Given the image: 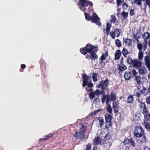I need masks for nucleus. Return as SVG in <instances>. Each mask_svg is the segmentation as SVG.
Returning <instances> with one entry per match:
<instances>
[{
	"instance_id": "obj_1",
	"label": "nucleus",
	"mask_w": 150,
	"mask_h": 150,
	"mask_svg": "<svg viewBox=\"0 0 150 150\" xmlns=\"http://www.w3.org/2000/svg\"><path fill=\"white\" fill-rule=\"evenodd\" d=\"M134 136L139 138L137 139V141L139 144L143 143L146 141L145 134L144 131L141 126H137L134 130L133 132Z\"/></svg>"
},
{
	"instance_id": "obj_2",
	"label": "nucleus",
	"mask_w": 150,
	"mask_h": 150,
	"mask_svg": "<svg viewBox=\"0 0 150 150\" xmlns=\"http://www.w3.org/2000/svg\"><path fill=\"white\" fill-rule=\"evenodd\" d=\"M79 4L81 5L80 7V9L84 13V14L86 19L88 21H90L91 16H90L89 14L85 12L86 10V7L88 6H92L93 3L88 0H79L78 5Z\"/></svg>"
},
{
	"instance_id": "obj_3",
	"label": "nucleus",
	"mask_w": 150,
	"mask_h": 150,
	"mask_svg": "<svg viewBox=\"0 0 150 150\" xmlns=\"http://www.w3.org/2000/svg\"><path fill=\"white\" fill-rule=\"evenodd\" d=\"M87 127L88 124L87 123H82L79 132H76L74 135V136L79 139H82L84 138L85 136L84 134L86 132Z\"/></svg>"
},
{
	"instance_id": "obj_4",
	"label": "nucleus",
	"mask_w": 150,
	"mask_h": 150,
	"mask_svg": "<svg viewBox=\"0 0 150 150\" xmlns=\"http://www.w3.org/2000/svg\"><path fill=\"white\" fill-rule=\"evenodd\" d=\"M116 95L114 92H112L110 93V95L104 94L102 98L101 101L102 103H103L106 101V105H108L110 101L115 102L116 100Z\"/></svg>"
},
{
	"instance_id": "obj_5",
	"label": "nucleus",
	"mask_w": 150,
	"mask_h": 150,
	"mask_svg": "<svg viewBox=\"0 0 150 150\" xmlns=\"http://www.w3.org/2000/svg\"><path fill=\"white\" fill-rule=\"evenodd\" d=\"M127 61L128 64L132 65L133 67L136 68H139L142 66V62L140 61H139L137 59L133 60L130 57H128Z\"/></svg>"
},
{
	"instance_id": "obj_6",
	"label": "nucleus",
	"mask_w": 150,
	"mask_h": 150,
	"mask_svg": "<svg viewBox=\"0 0 150 150\" xmlns=\"http://www.w3.org/2000/svg\"><path fill=\"white\" fill-rule=\"evenodd\" d=\"M90 21L92 22L95 23L99 26L101 25V23L100 21V18L95 13L93 12V15L91 16Z\"/></svg>"
},
{
	"instance_id": "obj_7",
	"label": "nucleus",
	"mask_w": 150,
	"mask_h": 150,
	"mask_svg": "<svg viewBox=\"0 0 150 150\" xmlns=\"http://www.w3.org/2000/svg\"><path fill=\"white\" fill-rule=\"evenodd\" d=\"M87 51L90 53L92 52H97L98 50V47L97 46H94L92 44L88 43L86 45Z\"/></svg>"
},
{
	"instance_id": "obj_8",
	"label": "nucleus",
	"mask_w": 150,
	"mask_h": 150,
	"mask_svg": "<svg viewBox=\"0 0 150 150\" xmlns=\"http://www.w3.org/2000/svg\"><path fill=\"white\" fill-rule=\"evenodd\" d=\"M144 47L143 45L141 43H138L137 44V48L139 50L138 56V59L139 60L142 59L143 57V53L142 50L143 49L144 51L146 49V48L144 49Z\"/></svg>"
},
{
	"instance_id": "obj_9",
	"label": "nucleus",
	"mask_w": 150,
	"mask_h": 150,
	"mask_svg": "<svg viewBox=\"0 0 150 150\" xmlns=\"http://www.w3.org/2000/svg\"><path fill=\"white\" fill-rule=\"evenodd\" d=\"M142 37L144 40L142 45H143L144 47V49H145L146 48H147V40L149 38L150 34L148 32H146L143 35Z\"/></svg>"
},
{
	"instance_id": "obj_10",
	"label": "nucleus",
	"mask_w": 150,
	"mask_h": 150,
	"mask_svg": "<svg viewBox=\"0 0 150 150\" xmlns=\"http://www.w3.org/2000/svg\"><path fill=\"white\" fill-rule=\"evenodd\" d=\"M109 80L107 78L105 80H102L100 83L98 85V87L101 88L102 90H105V88L107 87L109 84Z\"/></svg>"
},
{
	"instance_id": "obj_11",
	"label": "nucleus",
	"mask_w": 150,
	"mask_h": 150,
	"mask_svg": "<svg viewBox=\"0 0 150 150\" xmlns=\"http://www.w3.org/2000/svg\"><path fill=\"white\" fill-rule=\"evenodd\" d=\"M142 113L144 115V120H150V114L147 108L146 109V110H143Z\"/></svg>"
},
{
	"instance_id": "obj_12",
	"label": "nucleus",
	"mask_w": 150,
	"mask_h": 150,
	"mask_svg": "<svg viewBox=\"0 0 150 150\" xmlns=\"http://www.w3.org/2000/svg\"><path fill=\"white\" fill-rule=\"evenodd\" d=\"M145 64L149 70H150V56H146L144 57Z\"/></svg>"
},
{
	"instance_id": "obj_13",
	"label": "nucleus",
	"mask_w": 150,
	"mask_h": 150,
	"mask_svg": "<svg viewBox=\"0 0 150 150\" xmlns=\"http://www.w3.org/2000/svg\"><path fill=\"white\" fill-rule=\"evenodd\" d=\"M83 83L82 85L84 87L86 86V82H88V77L87 75L85 74L82 75V76Z\"/></svg>"
},
{
	"instance_id": "obj_14",
	"label": "nucleus",
	"mask_w": 150,
	"mask_h": 150,
	"mask_svg": "<svg viewBox=\"0 0 150 150\" xmlns=\"http://www.w3.org/2000/svg\"><path fill=\"white\" fill-rule=\"evenodd\" d=\"M101 144L103 145V148L104 150H108L110 146V143L108 142H106L105 141L103 140Z\"/></svg>"
},
{
	"instance_id": "obj_15",
	"label": "nucleus",
	"mask_w": 150,
	"mask_h": 150,
	"mask_svg": "<svg viewBox=\"0 0 150 150\" xmlns=\"http://www.w3.org/2000/svg\"><path fill=\"white\" fill-rule=\"evenodd\" d=\"M149 120H144L143 125L144 126L146 129L148 131H150V122Z\"/></svg>"
},
{
	"instance_id": "obj_16",
	"label": "nucleus",
	"mask_w": 150,
	"mask_h": 150,
	"mask_svg": "<svg viewBox=\"0 0 150 150\" xmlns=\"http://www.w3.org/2000/svg\"><path fill=\"white\" fill-rule=\"evenodd\" d=\"M134 96L132 95H130L126 99V102L128 104H132L134 101Z\"/></svg>"
},
{
	"instance_id": "obj_17",
	"label": "nucleus",
	"mask_w": 150,
	"mask_h": 150,
	"mask_svg": "<svg viewBox=\"0 0 150 150\" xmlns=\"http://www.w3.org/2000/svg\"><path fill=\"white\" fill-rule=\"evenodd\" d=\"M132 76V74L130 72L126 71L124 75V78L126 80H128L130 79Z\"/></svg>"
},
{
	"instance_id": "obj_18",
	"label": "nucleus",
	"mask_w": 150,
	"mask_h": 150,
	"mask_svg": "<svg viewBox=\"0 0 150 150\" xmlns=\"http://www.w3.org/2000/svg\"><path fill=\"white\" fill-rule=\"evenodd\" d=\"M103 140H101L100 137L98 136L95 138L94 141V143L95 145L100 144H102Z\"/></svg>"
},
{
	"instance_id": "obj_19",
	"label": "nucleus",
	"mask_w": 150,
	"mask_h": 150,
	"mask_svg": "<svg viewBox=\"0 0 150 150\" xmlns=\"http://www.w3.org/2000/svg\"><path fill=\"white\" fill-rule=\"evenodd\" d=\"M96 52H93L90 53V59L91 60H93L97 59L98 56Z\"/></svg>"
},
{
	"instance_id": "obj_20",
	"label": "nucleus",
	"mask_w": 150,
	"mask_h": 150,
	"mask_svg": "<svg viewBox=\"0 0 150 150\" xmlns=\"http://www.w3.org/2000/svg\"><path fill=\"white\" fill-rule=\"evenodd\" d=\"M121 55V52L120 50H117L115 53V59L118 60L120 58Z\"/></svg>"
},
{
	"instance_id": "obj_21",
	"label": "nucleus",
	"mask_w": 150,
	"mask_h": 150,
	"mask_svg": "<svg viewBox=\"0 0 150 150\" xmlns=\"http://www.w3.org/2000/svg\"><path fill=\"white\" fill-rule=\"evenodd\" d=\"M112 108L114 110V112L117 113L118 111V104L117 102H113L112 104Z\"/></svg>"
},
{
	"instance_id": "obj_22",
	"label": "nucleus",
	"mask_w": 150,
	"mask_h": 150,
	"mask_svg": "<svg viewBox=\"0 0 150 150\" xmlns=\"http://www.w3.org/2000/svg\"><path fill=\"white\" fill-rule=\"evenodd\" d=\"M118 69L119 71H124L127 69V67L124 64H119L118 65Z\"/></svg>"
},
{
	"instance_id": "obj_23",
	"label": "nucleus",
	"mask_w": 150,
	"mask_h": 150,
	"mask_svg": "<svg viewBox=\"0 0 150 150\" xmlns=\"http://www.w3.org/2000/svg\"><path fill=\"white\" fill-rule=\"evenodd\" d=\"M108 51L105 52L104 54L102 53V56L100 57V59L101 62H103L106 59V57L108 56Z\"/></svg>"
},
{
	"instance_id": "obj_24",
	"label": "nucleus",
	"mask_w": 150,
	"mask_h": 150,
	"mask_svg": "<svg viewBox=\"0 0 150 150\" xmlns=\"http://www.w3.org/2000/svg\"><path fill=\"white\" fill-rule=\"evenodd\" d=\"M139 68V74H145L146 72V69L145 67H141Z\"/></svg>"
},
{
	"instance_id": "obj_25",
	"label": "nucleus",
	"mask_w": 150,
	"mask_h": 150,
	"mask_svg": "<svg viewBox=\"0 0 150 150\" xmlns=\"http://www.w3.org/2000/svg\"><path fill=\"white\" fill-rule=\"evenodd\" d=\"M123 42L128 47L132 45V40L131 39L126 38L125 40H124Z\"/></svg>"
},
{
	"instance_id": "obj_26",
	"label": "nucleus",
	"mask_w": 150,
	"mask_h": 150,
	"mask_svg": "<svg viewBox=\"0 0 150 150\" xmlns=\"http://www.w3.org/2000/svg\"><path fill=\"white\" fill-rule=\"evenodd\" d=\"M105 121H111L112 117L110 114L106 113L105 115Z\"/></svg>"
},
{
	"instance_id": "obj_27",
	"label": "nucleus",
	"mask_w": 150,
	"mask_h": 150,
	"mask_svg": "<svg viewBox=\"0 0 150 150\" xmlns=\"http://www.w3.org/2000/svg\"><path fill=\"white\" fill-rule=\"evenodd\" d=\"M112 126V123L111 121H105V128L108 129L109 128Z\"/></svg>"
},
{
	"instance_id": "obj_28",
	"label": "nucleus",
	"mask_w": 150,
	"mask_h": 150,
	"mask_svg": "<svg viewBox=\"0 0 150 150\" xmlns=\"http://www.w3.org/2000/svg\"><path fill=\"white\" fill-rule=\"evenodd\" d=\"M80 52L83 55L86 54L88 52L87 51L86 46L85 47L81 48L80 50Z\"/></svg>"
},
{
	"instance_id": "obj_29",
	"label": "nucleus",
	"mask_w": 150,
	"mask_h": 150,
	"mask_svg": "<svg viewBox=\"0 0 150 150\" xmlns=\"http://www.w3.org/2000/svg\"><path fill=\"white\" fill-rule=\"evenodd\" d=\"M112 25L109 23H107L106 27V33L107 35L109 34L110 30Z\"/></svg>"
},
{
	"instance_id": "obj_30",
	"label": "nucleus",
	"mask_w": 150,
	"mask_h": 150,
	"mask_svg": "<svg viewBox=\"0 0 150 150\" xmlns=\"http://www.w3.org/2000/svg\"><path fill=\"white\" fill-rule=\"evenodd\" d=\"M111 18L110 19V21L111 23H115L117 19L114 15H112L110 16Z\"/></svg>"
},
{
	"instance_id": "obj_31",
	"label": "nucleus",
	"mask_w": 150,
	"mask_h": 150,
	"mask_svg": "<svg viewBox=\"0 0 150 150\" xmlns=\"http://www.w3.org/2000/svg\"><path fill=\"white\" fill-rule=\"evenodd\" d=\"M54 134L50 133L48 135L43 137V138L41 139L40 140H46L52 137L54 135Z\"/></svg>"
},
{
	"instance_id": "obj_32",
	"label": "nucleus",
	"mask_w": 150,
	"mask_h": 150,
	"mask_svg": "<svg viewBox=\"0 0 150 150\" xmlns=\"http://www.w3.org/2000/svg\"><path fill=\"white\" fill-rule=\"evenodd\" d=\"M122 53L124 57L127 58V55L128 54V51L124 47L123 48L122 51Z\"/></svg>"
},
{
	"instance_id": "obj_33",
	"label": "nucleus",
	"mask_w": 150,
	"mask_h": 150,
	"mask_svg": "<svg viewBox=\"0 0 150 150\" xmlns=\"http://www.w3.org/2000/svg\"><path fill=\"white\" fill-rule=\"evenodd\" d=\"M141 93L144 95L146 96L148 95L149 91L147 90V89L145 87H144L141 91Z\"/></svg>"
},
{
	"instance_id": "obj_34",
	"label": "nucleus",
	"mask_w": 150,
	"mask_h": 150,
	"mask_svg": "<svg viewBox=\"0 0 150 150\" xmlns=\"http://www.w3.org/2000/svg\"><path fill=\"white\" fill-rule=\"evenodd\" d=\"M139 107L140 108L142 109L143 110L147 109L145 104L144 103L142 102H140V104L139 105Z\"/></svg>"
},
{
	"instance_id": "obj_35",
	"label": "nucleus",
	"mask_w": 150,
	"mask_h": 150,
	"mask_svg": "<svg viewBox=\"0 0 150 150\" xmlns=\"http://www.w3.org/2000/svg\"><path fill=\"white\" fill-rule=\"evenodd\" d=\"M115 44L118 47H120L122 45V43L121 41L118 39H117L115 40Z\"/></svg>"
},
{
	"instance_id": "obj_36",
	"label": "nucleus",
	"mask_w": 150,
	"mask_h": 150,
	"mask_svg": "<svg viewBox=\"0 0 150 150\" xmlns=\"http://www.w3.org/2000/svg\"><path fill=\"white\" fill-rule=\"evenodd\" d=\"M98 120L99 121L100 127L101 128L104 123V120L102 118L99 117L98 118Z\"/></svg>"
},
{
	"instance_id": "obj_37",
	"label": "nucleus",
	"mask_w": 150,
	"mask_h": 150,
	"mask_svg": "<svg viewBox=\"0 0 150 150\" xmlns=\"http://www.w3.org/2000/svg\"><path fill=\"white\" fill-rule=\"evenodd\" d=\"M141 77L139 76H137L135 77V80L137 82L138 84L140 85L141 83Z\"/></svg>"
},
{
	"instance_id": "obj_38",
	"label": "nucleus",
	"mask_w": 150,
	"mask_h": 150,
	"mask_svg": "<svg viewBox=\"0 0 150 150\" xmlns=\"http://www.w3.org/2000/svg\"><path fill=\"white\" fill-rule=\"evenodd\" d=\"M97 73H93L92 76V79L93 81L96 82L97 81Z\"/></svg>"
},
{
	"instance_id": "obj_39",
	"label": "nucleus",
	"mask_w": 150,
	"mask_h": 150,
	"mask_svg": "<svg viewBox=\"0 0 150 150\" xmlns=\"http://www.w3.org/2000/svg\"><path fill=\"white\" fill-rule=\"evenodd\" d=\"M107 107V110L108 112L110 114L112 113V109L110 104L108 103Z\"/></svg>"
},
{
	"instance_id": "obj_40",
	"label": "nucleus",
	"mask_w": 150,
	"mask_h": 150,
	"mask_svg": "<svg viewBox=\"0 0 150 150\" xmlns=\"http://www.w3.org/2000/svg\"><path fill=\"white\" fill-rule=\"evenodd\" d=\"M114 31L115 33L117 34V37H118L120 35L121 32L120 29L116 28L114 30Z\"/></svg>"
},
{
	"instance_id": "obj_41",
	"label": "nucleus",
	"mask_w": 150,
	"mask_h": 150,
	"mask_svg": "<svg viewBox=\"0 0 150 150\" xmlns=\"http://www.w3.org/2000/svg\"><path fill=\"white\" fill-rule=\"evenodd\" d=\"M130 139H128L127 137L125 138L124 140L123 141L122 143L125 145H127L129 144V142Z\"/></svg>"
},
{
	"instance_id": "obj_42",
	"label": "nucleus",
	"mask_w": 150,
	"mask_h": 150,
	"mask_svg": "<svg viewBox=\"0 0 150 150\" xmlns=\"http://www.w3.org/2000/svg\"><path fill=\"white\" fill-rule=\"evenodd\" d=\"M122 15L123 16L124 19H127L128 17V13L127 12L123 11L122 13Z\"/></svg>"
},
{
	"instance_id": "obj_43",
	"label": "nucleus",
	"mask_w": 150,
	"mask_h": 150,
	"mask_svg": "<svg viewBox=\"0 0 150 150\" xmlns=\"http://www.w3.org/2000/svg\"><path fill=\"white\" fill-rule=\"evenodd\" d=\"M134 3L136 4L137 5L140 6L141 7L142 6V3L141 0H134Z\"/></svg>"
},
{
	"instance_id": "obj_44",
	"label": "nucleus",
	"mask_w": 150,
	"mask_h": 150,
	"mask_svg": "<svg viewBox=\"0 0 150 150\" xmlns=\"http://www.w3.org/2000/svg\"><path fill=\"white\" fill-rule=\"evenodd\" d=\"M129 144L130 145H131L134 147L136 145L135 142L134 141L132 140V138L130 139Z\"/></svg>"
},
{
	"instance_id": "obj_45",
	"label": "nucleus",
	"mask_w": 150,
	"mask_h": 150,
	"mask_svg": "<svg viewBox=\"0 0 150 150\" xmlns=\"http://www.w3.org/2000/svg\"><path fill=\"white\" fill-rule=\"evenodd\" d=\"M95 94L94 92H90L89 96L90 98L91 99H93L95 97Z\"/></svg>"
},
{
	"instance_id": "obj_46",
	"label": "nucleus",
	"mask_w": 150,
	"mask_h": 150,
	"mask_svg": "<svg viewBox=\"0 0 150 150\" xmlns=\"http://www.w3.org/2000/svg\"><path fill=\"white\" fill-rule=\"evenodd\" d=\"M110 36L113 39H114L115 38L116 35L115 33V31H111L110 32Z\"/></svg>"
},
{
	"instance_id": "obj_47",
	"label": "nucleus",
	"mask_w": 150,
	"mask_h": 150,
	"mask_svg": "<svg viewBox=\"0 0 150 150\" xmlns=\"http://www.w3.org/2000/svg\"><path fill=\"white\" fill-rule=\"evenodd\" d=\"M86 85H87L89 88H92L93 86V84L91 82H86Z\"/></svg>"
},
{
	"instance_id": "obj_48",
	"label": "nucleus",
	"mask_w": 150,
	"mask_h": 150,
	"mask_svg": "<svg viewBox=\"0 0 150 150\" xmlns=\"http://www.w3.org/2000/svg\"><path fill=\"white\" fill-rule=\"evenodd\" d=\"M128 7V5L127 4L125 3H124L122 4V8H123L124 10L125 9H126Z\"/></svg>"
},
{
	"instance_id": "obj_49",
	"label": "nucleus",
	"mask_w": 150,
	"mask_h": 150,
	"mask_svg": "<svg viewBox=\"0 0 150 150\" xmlns=\"http://www.w3.org/2000/svg\"><path fill=\"white\" fill-rule=\"evenodd\" d=\"M96 96H98L100 94V91L99 89H97L94 92Z\"/></svg>"
},
{
	"instance_id": "obj_50",
	"label": "nucleus",
	"mask_w": 150,
	"mask_h": 150,
	"mask_svg": "<svg viewBox=\"0 0 150 150\" xmlns=\"http://www.w3.org/2000/svg\"><path fill=\"white\" fill-rule=\"evenodd\" d=\"M110 138V135L109 134H106L105 136V139L106 140H109Z\"/></svg>"
},
{
	"instance_id": "obj_51",
	"label": "nucleus",
	"mask_w": 150,
	"mask_h": 150,
	"mask_svg": "<svg viewBox=\"0 0 150 150\" xmlns=\"http://www.w3.org/2000/svg\"><path fill=\"white\" fill-rule=\"evenodd\" d=\"M129 14L131 16H133L134 14V9H132L130 10Z\"/></svg>"
},
{
	"instance_id": "obj_52",
	"label": "nucleus",
	"mask_w": 150,
	"mask_h": 150,
	"mask_svg": "<svg viewBox=\"0 0 150 150\" xmlns=\"http://www.w3.org/2000/svg\"><path fill=\"white\" fill-rule=\"evenodd\" d=\"M123 1L124 0H116L117 5L119 6Z\"/></svg>"
},
{
	"instance_id": "obj_53",
	"label": "nucleus",
	"mask_w": 150,
	"mask_h": 150,
	"mask_svg": "<svg viewBox=\"0 0 150 150\" xmlns=\"http://www.w3.org/2000/svg\"><path fill=\"white\" fill-rule=\"evenodd\" d=\"M146 102L147 104H150V96H148L146 98Z\"/></svg>"
},
{
	"instance_id": "obj_54",
	"label": "nucleus",
	"mask_w": 150,
	"mask_h": 150,
	"mask_svg": "<svg viewBox=\"0 0 150 150\" xmlns=\"http://www.w3.org/2000/svg\"><path fill=\"white\" fill-rule=\"evenodd\" d=\"M140 93H141V91L139 92H136L135 95L138 99H139L140 97L141 96Z\"/></svg>"
},
{
	"instance_id": "obj_55",
	"label": "nucleus",
	"mask_w": 150,
	"mask_h": 150,
	"mask_svg": "<svg viewBox=\"0 0 150 150\" xmlns=\"http://www.w3.org/2000/svg\"><path fill=\"white\" fill-rule=\"evenodd\" d=\"M91 149V144L90 143H88L86 145V150H90Z\"/></svg>"
},
{
	"instance_id": "obj_56",
	"label": "nucleus",
	"mask_w": 150,
	"mask_h": 150,
	"mask_svg": "<svg viewBox=\"0 0 150 150\" xmlns=\"http://www.w3.org/2000/svg\"><path fill=\"white\" fill-rule=\"evenodd\" d=\"M132 73L133 74V76H136V75L138 74L137 72L135 70H133L132 71Z\"/></svg>"
},
{
	"instance_id": "obj_57",
	"label": "nucleus",
	"mask_w": 150,
	"mask_h": 150,
	"mask_svg": "<svg viewBox=\"0 0 150 150\" xmlns=\"http://www.w3.org/2000/svg\"><path fill=\"white\" fill-rule=\"evenodd\" d=\"M86 90L87 92H93V90L92 88H89V89H88L87 88H86Z\"/></svg>"
},
{
	"instance_id": "obj_58",
	"label": "nucleus",
	"mask_w": 150,
	"mask_h": 150,
	"mask_svg": "<svg viewBox=\"0 0 150 150\" xmlns=\"http://www.w3.org/2000/svg\"><path fill=\"white\" fill-rule=\"evenodd\" d=\"M146 4L148 6L149 8H150V0H145Z\"/></svg>"
},
{
	"instance_id": "obj_59",
	"label": "nucleus",
	"mask_w": 150,
	"mask_h": 150,
	"mask_svg": "<svg viewBox=\"0 0 150 150\" xmlns=\"http://www.w3.org/2000/svg\"><path fill=\"white\" fill-rule=\"evenodd\" d=\"M124 63V58L123 57H122L121 58L120 63L121 64H123Z\"/></svg>"
},
{
	"instance_id": "obj_60",
	"label": "nucleus",
	"mask_w": 150,
	"mask_h": 150,
	"mask_svg": "<svg viewBox=\"0 0 150 150\" xmlns=\"http://www.w3.org/2000/svg\"><path fill=\"white\" fill-rule=\"evenodd\" d=\"M21 67L23 69H24L26 68V66L25 65L23 64L21 65Z\"/></svg>"
},
{
	"instance_id": "obj_61",
	"label": "nucleus",
	"mask_w": 150,
	"mask_h": 150,
	"mask_svg": "<svg viewBox=\"0 0 150 150\" xmlns=\"http://www.w3.org/2000/svg\"><path fill=\"white\" fill-rule=\"evenodd\" d=\"M133 37L137 41H139V40L137 38V37L135 35L133 34Z\"/></svg>"
},
{
	"instance_id": "obj_62",
	"label": "nucleus",
	"mask_w": 150,
	"mask_h": 150,
	"mask_svg": "<svg viewBox=\"0 0 150 150\" xmlns=\"http://www.w3.org/2000/svg\"><path fill=\"white\" fill-rule=\"evenodd\" d=\"M145 147V150H150V148H149L147 146H144Z\"/></svg>"
},
{
	"instance_id": "obj_63",
	"label": "nucleus",
	"mask_w": 150,
	"mask_h": 150,
	"mask_svg": "<svg viewBox=\"0 0 150 150\" xmlns=\"http://www.w3.org/2000/svg\"><path fill=\"white\" fill-rule=\"evenodd\" d=\"M86 59H89V58H90V55H87L86 57Z\"/></svg>"
},
{
	"instance_id": "obj_64",
	"label": "nucleus",
	"mask_w": 150,
	"mask_h": 150,
	"mask_svg": "<svg viewBox=\"0 0 150 150\" xmlns=\"http://www.w3.org/2000/svg\"><path fill=\"white\" fill-rule=\"evenodd\" d=\"M93 150H97L96 147H94L93 148Z\"/></svg>"
}]
</instances>
